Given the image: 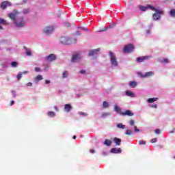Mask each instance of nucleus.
Here are the masks:
<instances>
[{
    "mask_svg": "<svg viewBox=\"0 0 175 175\" xmlns=\"http://www.w3.org/2000/svg\"><path fill=\"white\" fill-rule=\"evenodd\" d=\"M54 32V27L53 26L46 27L44 29V33L45 35H50Z\"/></svg>",
    "mask_w": 175,
    "mask_h": 175,
    "instance_id": "423d86ee",
    "label": "nucleus"
},
{
    "mask_svg": "<svg viewBox=\"0 0 175 175\" xmlns=\"http://www.w3.org/2000/svg\"><path fill=\"white\" fill-rule=\"evenodd\" d=\"M69 25V23H67V25Z\"/></svg>",
    "mask_w": 175,
    "mask_h": 175,
    "instance_id": "680f3d73",
    "label": "nucleus"
},
{
    "mask_svg": "<svg viewBox=\"0 0 175 175\" xmlns=\"http://www.w3.org/2000/svg\"><path fill=\"white\" fill-rule=\"evenodd\" d=\"M161 63H165V64H169V59L165 58L163 60L161 61Z\"/></svg>",
    "mask_w": 175,
    "mask_h": 175,
    "instance_id": "72a5a7b5",
    "label": "nucleus"
},
{
    "mask_svg": "<svg viewBox=\"0 0 175 175\" xmlns=\"http://www.w3.org/2000/svg\"><path fill=\"white\" fill-rule=\"evenodd\" d=\"M129 124L131 126L135 125V120H130Z\"/></svg>",
    "mask_w": 175,
    "mask_h": 175,
    "instance_id": "a19ab883",
    "label": "nucleus"
},
{
    "mask_svg": "<svg viewBox=\"0 0 175 175\" xmlns=\"http://www.w3.org/2000/svg\"><path fill=\"white\" fill-rule=\"evenodd\" d=\"M139 75L141 76V77L142 78H146V77H151V76H154V72L152 71H149L146 72L145 75L142 74V72H139Z\"/></svg>",
    "mask_w": 175,
    "mask_h": 175,
    "instance_id": "9d476101",
    "label": "nucleus"
},
{
    "mask_svg": "<svg viewBox=\"0 0 175 175\" xmlns=\"http://www.w3.org/2000/svg\"><path fill=\"white\" fill-rule=\"evenodd\" d=\"M90 152H91V154H94V152H95V150L94 149H90Z\"/></svg>",
    "mask_w": 175,
    "mask_h": 175,
    "instance_id": "3c124183",
    "label": "nucleus"
},
{
    "mask_svg": "<svg viewBox=\"0 0 175 175\" xmlns=\"http://www.w3.org/2000/svg\"><path fill=\"white\" fill-rule=\"evenodd\" d=\"M103 107H104V109H107V107H109V103L107 101H104L103 103Z\"/></svg>",
    "mask_w": 175,
    "mask_h": 175,
    "instance_id": "b1692460",
    "label": "nucleus"
},
{
    "mask_svg": "<svg viewBox=\"0 0 175 175\" xmlns=\"http://www.w3.org/2000/svg\"><path fill=\"white\" fill-rule=\"evenodd\" d=\"M126 135L130 136L131 135H133V132L132 131V130L127 129L126 131Z\"/></svg>",
    "mask_w": 175,
    "mask_h": 175,
    "instance_id": "a878e982",
    "label": "nucleus"
},
{
    "mask_svg": "<svg viewBox=\"0 0 175 175\" xmlns=\"http://www.w3.org/2000/svg\"><path fill=\"white\" fill-rule=\"evenodd\" d=\"M126 95H127V96H131L132 98H133V96H135V94H133L129 91L126 92Z\"/></svg>",
    "mask_w": 175,
    "mask_h": 175,
    "instance_id": "5701e85b",
    "label": "nucleus"
},
{
    "mask_svg": "<svg viewBox=\"0 0 175 175\" xmlns=\"http://www.w3.org/2000/svg\"><path fill=\"white\" fill-rule=\"evenodd\" d=\"M45 59L49 62H52V61H55V59H57V56L55 54H50L46 56Z\"/></svg>",
    "mask_w": 175,
    "mask_h": 175,
    "instance_id": "6e6552de",
    "label": "nucleus"
},
{
    "mask_svg": "<svg viewBox=\"0 0 175 175\" xmlns=\"http://www.w3.org/2000/svg\"><path fill=\"white\" fill-rule=\"evenodd\" d=\"M80 73H81V75H84V74L85 73V70H81L80 71Z\"/></svg>",
    "mask_w": 175,
    "mask_h": 175,
    "instance_id": "49530a36",
    "label": "nucleus"
},
{
    "mask_svg": "<svg viewBox=\"0 0 175 175\" xmlns=\"http://www.w3.org/2000/svg\"><path fill=\"white\" fill-rule=\"evenodd\" d=\"M80 55L79 53H75L72 55L71 62H77L80 61Z\"/></svg>",
    "mask_w": 175,
    "mask_h": 175,
    "instance_id": "1a4fd4ad",
    "label": "nucleus"
},
{
    "mask_svg": "<svg viewBox=\"0 0 175 175\" xmlns=\"http://www.w3.org/2000/svg\"><path fill=\"white\" fill-rule=\"evenodd\" d=\"M112 143L113 142L110 139H105L104 142L105 146H107V147H110V146H111Z\"/></svg>",
    "mask_w": 175,
    "mask_h": 175,
    "instance_id": "a211bd4d",
    "label": "nucleus"
},
{
    "mask_svg": "<svg viewBox=\"0 0 175 175\" xmlns=\"http://www.w3.org/2000/svg\"><path fill=\"white\" fill-rule=\"evenodd\" d=\"M26 54H27V55H32V53H31V51H27V52H26Z\"/></svg>",
    "mask_w": 175,
    "mask_h": 175,
    "instance_id": "c03bdc74",
    "label": "nucleus"
},
{
    "mask_svg": "<svg viewBox=\"0 0 175 175\" xmlns=\"http://www.w3.org/2000/svg\"><path fill=\"white\" fill-rule=\"evenodd\" d=\"M121 148H112L111 150V152L112 154H121Z\"/></svg>",
    "mask_w": 175,
    "mask_h": 175,
    "instance_id": "ddd939ff",
    "label": "nucleus"
},
{
    "mask_svg": "<svg viewBox=\"0 0 175 175\" xmlns=\"http://www.w3.org/2000/svg\"><path fill=\"white\" fill-rule=\"evenodd\" d=\"M27 87H32V83H31V82L27 83Z\"/></svg>",
    "mask_w": 175,
    "mask_h": 175,
    "instance_id": "a18cd8bd",
    "label": "nucleus"
},
{
    "mask_svg": "<svg viewBox=\"0 0 175 175\" xmlns=\"http://www.w3.org/2000/svg\"><path fill=\"white\" fill-rule=\"evenodd\" d=\"M76 35L80 36V35H81V33H80V31H77L76 32Z\"/></svg>",
    "mask_w": 175,
    "mask_h": 175,
    "instance_id": "603ef678",
    "label": "nucleus"
},
{
    "mask_svg": "<svg viewBox=\"0 0 175 175\" xmlns=\"http://www.w3.org/2000/svg\"><path fill=\"white\" fill-rule=\"evenodd\" d=\"M18 65V63H17L16 62H13L11 63V66H12V68H16V67H17Z\"/></svg>",
    "mask_w": 175,
    "mask_h": 175,
    "instance_id": "7c9ffc66",
    "label": "nucleus"
},
{
    "mask_svg": "<svg viewBox=\"0 0 175 175\" xmlns=\"http://www.w3.org/2000/svg\"><path fill=\"white\" fill-rule=\"evenodd\" d=\"M8 17L15 23L16 27H24V18H20L19 21H16V18L18 17V15L14 13H10L8 14Z\"/></svg>",
    "mask_w": 175,
    "mask_h": 175,
    "instance_id": "f257e3e1",
    "label": "nucleus"
},
{
    "mask_svg": "<svg viewBox=\"0 0 175 175\" xmlns=\"http://www.w3.org/2000/svg\"><path fill=\"white\" fill-rule=\"evenodd\" d=\"M130 87H132L133 88H135V87H136L137 85V83H136V81H133L130 82L129 84Z\"/></svg>",
    "mask_w": 175,
    "mask_h": 175,
    "instance_id": "412c9836",
    "label": "nucleus"
},
{
    "mask_svg": "<svg viewBox=\"0 0 175 175\" xmlns=\"http://www.w3.org/2000/svg\"><path fill=\"white\" fill-rule=\"evenodd\" d=\"M158 100V98H151L148 99V103H154V102H157Z\"/></svg>",
    "mask_w": 175,
    "mask_h": 175,
    "instance_id": "6ab92c4d",
    "label": "nucleus"
},
{
    "mask_svg": "<svg viewBox=\"0 0 175 175\" xmlns=\"http://www.w3.org/2000/svg\"><path fill=\"white\" fill-rule=\"evenodd\" d=\"M134 131L135 132H140V130L136 126H134Z\"/></svg>",
    "mask_w": 175,
    "mask_h": 175,
    "instance_id": "4c0bfd02",
    "label": "nucleus"
},
{
    "mask_svg": "<svg viewBox=\"0 0 175 175\" xmlns=\"http://www.w3.org/2000/svg\"><path fill=\"white\" fill-rule=\"evenodd\" d=\"M45 83H46V84H50V81H49V80H45Z\"/></svg>",
    "mask_w": 175,
    "mask_h": 175,
    "instance_id": "864d4df0",
    "label": "nucleus"
},
{
    "mask_svg": "<svg viewBox=\"0 0 175 175\" xmlns=\"http://www.w3.org/2000/svg\"><path fill=\"white\" fill-rule=\"evenodd\" d=\"M148 58H150L149 56H142V57H137L136 59L137 62L140 63V62H144V61L148 59Z\"/></svg>",
    "mask_w": 175,
    "mask_h": 175,
    "instance_id": "9b49d317",
    "label": "nucleus"
},
{
    "mask_svg": "<svg viewBox=\"0 0 175 175\" xmlns=\"http://www.w3.org/2000/svg\"><path fill=\"white\" fill-rule=\"evenodd\" d=\"M139 10H142V12H146L147 9H148V7L144 6V5H139Z\"/></svg>",
    "mask_w": 175,
    "mask_h": 175,
    "instance_id": "aec40b11",
    "label": "nucleus"
},
{
    "mask_svg": "<svg viewBox=\"0 0 175 175\" xmlns=\"http://www.w3.org/2000/svg\"><path fill=\"white\" fill-rule=\"evenodd\" d=\"M157 138H153L151 139L150 142L151 143H157Z\"/></svg>",
    "mask_w": 175,
    "mask_h": 175,
    "instance_id": "37998d69",
    "label": "nucleus"
},
{
    "mask_svg": "<svg viewBox=\"0 0 175 175\" xmlns=\"http://www.w3.org/2000/svg\"><path fill=\"white\" fill-rule=\"evenodd\" d=\"M117 128H119L120 129H125V125L122 124H118L117 125Z\"/></svg>",
    "mask_w": 175,
    "mask_h": 175,
    "instance_id": "393cba45",
    "label": "nucleus"
},
{
    "mask_svg": "<svg viewBox=\"0 0 175 175\" xmlns=\"http://www.w3.org/2000/svg\"><path fill=\"white\" fill-rule=\"evenodd\" d=\"M120 114L122 116H128L129 117H132L134 116V113L131 111V110H126L124 112H121Z\"/></svg>",
    "mask_w": 175,
    "mask_h": 175,
    "instance_id": "f8f14e48",
    "label": "nucleus"
},
{
    "mask_svg": "<svg viewBox=\"0 0 175 175\" xmlns=\"http://www.w3.org/2000/svg\"><path fill=\"white\" fill-rule=\"evenodd\" d=\"M0 24H3V25H5L6 24V21L0 18Z\"/></svg>",
    "mask_w": 175,
    "mask_h": 175,
    "instance_id": "f704fd0d",
    "label": "nucleus"
},
{
    "mask_svg": "<svg viewBox=\"0 0 175 175\" xmlns=\"http://www.w3.org/2000/svg\"><path fill=\"white\" fill-rule=\"evenodd\" d=\"M170 13L171 17H175V9L171 10Z\"/></svg>",
    "mask_w": 175,
    "mask_h": 175,
    "instance_id": "cd10ccee",
    "label": "nucleus"
},
{
    "mask_svg": "<svg viewBox=\"0 0 175 175\" xmlns=\"http://www.w3.org/2000/svg\"><path fill=\"white\" fill-rule=\"evenodd\" d=\"M135 50V46L132 44H128L123 49V53H132Z\"/></svg>",
    "mask_w": 175,
    "mask_h": 175,
    "instance_id": "39448f33",
    "label": "nucleus"
},
{
    "mask_svg": "<svg viewBox=\"0 0 175 175\" xmlns=\"http://www.w3.org/2000/svg\"><path fill=\"white\" fill-rule=\"evenodd\" d=\"M12 94H13V96H16V92L12 91Z\"/></svg>",
    "mask_w": 175,
    "mask_h": 175,
    "instance_id": "4d7b16f0",
    "label": "nucleus"
},
{
    "mask_svg": "<svg viewBox=\"0 0 175 175\" xmlns=\"http://www.w3.org/2000/svg\"><path fill=\"white\" fill-rule=\"evenodd\" d=\"M79 114H81V116H87V113H83V112H80Z\"/></svg>",
    "mask_w": 175,
    "mask_h": 175,
    "instance_id": "09e8293b",
    "label": "nucleus"
},
{
    "mask_svg": "<svg viewBox=\"0 0 175 175\" xmlns=\"http://www.w3.org/2000/svg\"><path fill=\"white\" fill-rule=\"evenodd\" d=\"M14 103V100H12L10 103V106H13V104Z\"/></svg>",
    "mask_w": 175,
    "mask_h": 175,
    "instance_id": "5fc2aeb1",
    "label": "nucleus"
},
{
    "mask_svg": "<svg viewBox=\"0 0 175 175\" xmlns=\"http://www.w3.org/2000/svg\"><path fill=\"white\" fill-rule=\"evenodd\" d=\"M114 109L116 113H120V111H121V109H120V107H118L117 105H115Z\"/></svg>",
    "mask_w": 175,
    "mask_h": 175,
    "instance_id": "2f4dec72",
    "label": "nucleus"
},
{
    "mask_svg": "<svg viewBox=\"0 0 175 175\" xmlns=\"http://www.w3.org/2000/svg\"><path fill=\"white\" fill-rule=\"evenodd\" d=\"M0 29H3V28L1 25H0Z\"/></svg>",
    "mask_w": 175,
    "mask_h": 175,
    "instance_id": "052dcab7",
    "label": "nucleus"
},
{
    "mask_svg": "<svg viewBox=\"0 0 175 175\" xmlns=\"http://www.w3.org/2000/svg\"><path fill=\"white\" fill-rule=\"evenodd\" d=\"M113 140L116 146H121V139L114 137Z\"/></svg>",
    "mask_w": 175,
    "mask_h": 175,
    "instance_id": "f3484780",
    "label": "nucleus"
},
{
    "mask_svg": "<svg viewBox=\"0 0 175 175\" xmlns=\"http://www.w3.org/2000/svg\"><path fill=\"white\" fill-rule=\"evenodd\" d=\"M109 56H110V59H111V65L113 66H118V62H117V57L113 53V52L109 51Z\"/></svg>",
    "mask_w": 175,
    "mask_h": 175,
    "instance_id": "7ed1b4c3",
    "label": "nucleus"
},
{
    "mask_svg": "<svg viewBox=\"0 0 175 175\" xmlns=\"http://www.w3.org/2000/svg\"><path fill=\"white\" fill-rule=\"evenodd\" d=\"M9 6H12V3H10V1H5L1 2L0 8L3 10H5V9H6V8H8Z\"/></svg>",
    "mask_w": 175,
    "mask_h": 175,
    "instance_id": "0eeeda50",
    "label": "nucleus"
},
{
    "mask_svg": "<svg viewBox=\"0 0 175 175\" xmlns=\"http://www.w3.org/2000/svg\"><path fill=\"white\" fill-rule=\"evenodd\" d=\"M110 28H112V26H109L107 28L105 27V28L100 30L99 31L100 32H105V31H107L108 29H110Z\"/></svg>",
    "mask_w": 175,
    "mask_h": 175,
    "instance_id": "c85d7f7f",
    "label": "nucleus"
},
{
    "mask_svg": "<svg viewBox=\"0 0 175 175\" xmlns=\"http://www.w3.org/2000/svg\"><path fill=\"white\" fill-rule=\"evenodd\" d=\"M152 107H154V109H157V107H158V105L157 104H154L152 106Z\"/></svg>",
    "mask_w": 175,
    "mask_h": 175,
    "instance_id": "8fccbe9b",
    "label": "nucleus"
},
{
    "mask_svg": "<svg viewBox=\"0 0 175 175\" xmlns=\"http://www.w3.org/2000/svg\"><path fill=\"white\" fill-rule=\"evenodd\" d=\"M107 116H110V113L107 112V113H103L102 114L103 118H106V117H107Z\"/></svg>",
    "mask_w": 175,
    "mask_h": 175,
    "instance_id": "473e14b6",
    "label": "nucleus"
},
{
    "mask_svg": "<svg viewBox=\"0 0 175 175\" xmlns=\"http://www.w3.org/2000/svg\"><path fill=\"white\" fill-rule=\"evenodd\" d=\"M146 33H150V30H146Z\"/></svg>",
    "mask_w": 175,
    "mask_h": 175,
    "instance_id": "13d9d810",
    "label": "nucleus"
},
{
    "mask_svg": "<svg viewBox=\"0 0 175 175\" xmlns=\"http://www.w3.org/2000/svg\"><path fill=\"white\" fill-rule=\"evenodd\" d=\"M35 70H36V72H41L42 71V70L39 67H36Z\"/></svg>",
    "mask_w": 175,
    "mask_h": 175,
    "instance_id": "ea45409f",
    "label": "nucleus"
},
{
    "mask_svg": "<svg viewBox=\"0 0 175 175\" xmlns=\"http://www.w3.org/2000/svg\"><path fill=\"white\" fill-rule=\"evenodd\" d=\"M23 76V74L22 73H18V75H17V79L18 80H21V77Z\"/></svg>",
    "mask_w": 175,
    "mask_h": 175,
    "instance_id": "c9c22d12",
    "label": "nucleus"
},
{
    "mask_svg": "<svg viewBox=\"0 0 175 175\" xmlns=\"http://www.w3.org/2000/svg\"><path fill=\"white\" fill-rule=\"evenodd\" d=\"M68 71H64L62 74V78L63 79H66L68 77Z\"/></svg>",
    "mask_w": 175,
    "mask_h": 175,
    "instance_id": "c756f323",
    "label": "nucleus"
},
{
    "mask_svg": "<svg viewBox=\"0 0 175 175\" xmlns=\"http://www.w3.org/2000/svg\"><path fill=\"white\" fill-rule=\"evenodd\" d=\"M23 13H24L25 14H27V13H29V9L24 10H23Z\"/></svg>",
    "mask_w": 175,
    "mask_h": 175,
    "instance_id": "79ce46f5",
    "label": "nucleus"
},
{
    "mask_svg": "<svg viewBox=\"0 0 175 175\" xmlns=\"http://www.w3.org/2000/svg\"><path fill=\"white\" fill-rule=\"evenodd\" d=\"M49 117H55V112L49 111H48Z\"/></svg>",
    "mask_w": 175,
    "mask_h": 175,
    "instance_id": "4be33fe9",
    "label": "nucleus"
},
{
    "mask_svg": "<svg viewBox=\"0 0 175 175\" xmlns=\"http://www.w3.org/2000/svg\"><path fill=\"white\" fill-rule=\"evenodd\" d=\"M54 109H55V110H56V111H58V107L55 106V107H54Z\"/></svg>",
    "mask_w": 175,
    "mask_h": 175,
    "instance_id": "6e6d98bb",
    "label": "nucleus"
},
{
    "mask_svg": "<svg viewBox=\"0 0 175 175\" xmlns=\"http://www.w3.org/2000/svg\"><path fill=\"white\" fill-rule=\"evenodd\" d=\"M99 51H100V49L99 48L97 49L92 50L89 52V56L92 57L93 55H95V54H96L97 53H99Z\"/></svg>",
    "mask_w": 175,
    "mask_h": 175,
    "instance_id": "4468645a",
    "label": "nucleus"
},
{
    "mask_svg": "<svg viewBox=\"0 0 175 175\" xmlns=\"http://www.w3.org/2000/svg\"><path fill=\"white\" fill-rule=\"evenodd\" d=\"M76 135H74L73 137H72V139H76Z\"/></svg>",
    "mask_w": 175,
    "mask_h": 175,
    "instance_id": "bf43d9fd",
    "label": "nucleus"
},
{
    "mask_svg": "<svg viewBox=\"0 0 175 175\" xmlns=\"http://www.w3.org/2000/svg\"><path fill=\"white\" fill-rule=\"evenodd\" d=\"M148 8H149V9H150V10H153L154 12H156V11H157L158 10V9H157V8H155L154 6H152V5H148Z\"/></svg>",
    "mask_w": 175,
    "mask_h": 175,
    "instance_id": "bb28decb",
    "label": "nucleus"
},
{
    "mask_svg": "<svg viewBox=\"0 0 175 175\" xmlns=\"http://www.w3.org/2000/svg\"><path fill=\"white\" fill-rule=\"evenodd\" d=\"M59 42L62 43V44H75V43L77 42V39L68 38V37H62L59 39Z\"/></svg>",
    "mask_w": 175,
    "mask_h": 175,
    "instance_id": "f03ea898",
    "label": "nucleus"
},
{
    "mask_svg": "<svg viewBox=\"0 0 175 175\" xmlns=\"http://www.w3.org/2000/svg\"><path fill=\"white\" fill-rule=\"evenodd\" d=\"M64 110L66 113H70V110H72V105L70 104H66L64 105Z\"/></svg>",
    "mask_w": 175,
    "mask_h": 175,
    "instance_id": "2eb2a0df",
    "label": "nucleus"
},
{
    "mask_svg": "<svg viewBox=\"0 0 175 175\" xmlns=\"http://www.w3.org/2000/svg\"><path fill=\"white\" fill-rule=\"evenodd\" d=\"M139 144L140 146H143V145L146 144V142H145V141H144V140H140V141L139 142Z\"/></svg>",
    "mask_w": 175,
    "mask_h": 175,
    "instance_id": "e433bc0d",
    "label": "nucleus"
},
{
    "mask_svg": "<svg viewBox=\"0 0 175 175\" xmlns=\"http://www.w3.org/2000/svg\"><path fill=\"white\" fill-rule=\"evenodd\" d=\"M82 29L83 31H86L87 32H88V28L87 27H83Z\"/></svg>",
    "mask_w": 175,
    "mask_h": 175,
    "instance_id": "de8ad7c7",
    "label": "nucleus"
},
{
    "mask_svg": "<svg viewBox=\"0 0 175 175\" xmlns=\"http://www.w3.org/2000/svg\"><path fill=\"white\" fill-rule=\"evenodd\" d=\"M40 80H43V76H42V75H37L34 78V83H36V84H38V83H39V81H40Z\"/></svg>",
    "mask_w": 175,
    "mask_h": 175,
    "instance_id": "dca6fc26",
    "label": "nucleus"
},
{
    "mask_svg": "<svg viewBox=\"0 0 175 175\" xmlns=\"http://www.w3.org/2000/svg\"><path fill=\"white\" fill-rule=\"evenodd\" d=\"M155 133H156L157 135H159V133H161V130H159V129H157L155 130Z\"/></svg>",
    "mask_w": 175,
    "mask_h": 175,
    "instance_id": "58836bf2",
    "label": "nucleus"
},
{
    "mask_svg": "<svg viewBox=\"0 0 175 175\" xmlns=\"http://www.w3.org/2000/svg\"><path fill=\"white\" fill-rule=\"evenodd\" d=\"M163 15V11L161 10H157L155 13L152 14L153 20L158 21L161 20V16Z\"/></svg>",
    "mask_w": 175,
    "mask_h": 175,
    "instance_id": "20e7f679",
    "label": "nucleus"
}]
</instances>
